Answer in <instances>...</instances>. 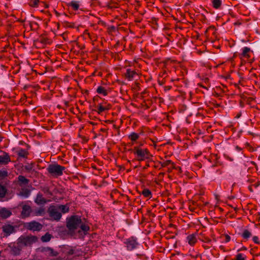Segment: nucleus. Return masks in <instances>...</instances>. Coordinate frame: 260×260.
I'll list each match as a JSON object with an SVG mask.
<instances>
[{"label": "nucleus", "mask_w": 260, "mask_h": 260, "mask_svg": "<svg viewBox=\"0 0 260 260\" xmlns=\"http://www.w3.org/2000/svg\"><path fill=\"white\" fill-rule=\"evenodd\" d=\"M67 226L70 233L74 232L76 230L80 229L79 233L83 232L85 235L89 230V227L83 223L81 217L78 215H73L67 219Z\"/></svg>", "instance_id": "1"}, {"label": "nucleus", "mask_w": 260, "mask_h": 260, "mask_svg": "<svg viewBox=\"0 0 260 260\" xmlns=\"http://www.w3.org/2000/svg\"><path fill=\"white\" fill-rule=\"evenodd\" d=\"M65 169L64 167L56 163L50 164L47 168L50 176L56 178L61 176L65 171Z\"/></svg>", "instance_id": "2"}, {"label": "nucleus", "mask_w": 260, "mask_h": 260, "mask_svg": "<svg viewBox=\"0 0 260 260\" xmlns=\"http://www.w3.org/2000/svg\"><path fill=\"white\" fill-rule=\"evenodd\" d=\"M38 238L36 236H21L18 239V242L20 246L22 247L24 246H30L33 243L37 241Z\"/></svg>", "instance_id": "3"}, {"label": "nucleus", "mask_w": 260, "mask_h": 260, "mask_svg": "<svg viewBox=\"0 0 260 260\" xmlns=\"http://www.w3.org/2000/svg\"><path fill=\"white\" fill-rule=\"evenodd\" d=\"M134 153L136 155L139 161H143L149 158V152L146 149H141L138 147H135Z\"/></svg>", "instance_id": "4"}, {"label": "nucleus", "mask_w": 260, "mask_h": 260, "mask_svg": "<svg viewBox=\"0 0 260 260\" xmlns=\"http://www.w3.org/2000/svg\"><path fill=\"white\" fill-rule=\"evenodd\" d=\"M127 250H133L137 248L139 243L137 239L134 237L126 239L124 242Z\"/></svg>", "instance_id": "5"}, {"label": "nucleus", "mask_w": 260, "mask_h": 260, "mask_svg": "<svg viewBox=\"0 0 260 260\" xmlns=\"http://www.w3.org/2000/svg\"><path fill=\"white\" fill-rule=\"evenodd\" d=\"M48 212L49 216L54 220H59L61 217V213L57 206H51L48 209Z\"/></svg>", "instance_id": "6"}, {"label": "nucleus", "mask_w": 260, "mask_h": 260, "mask_svg": "<svg viewBox=\"0 0 260 260\" xmlns=\"http://www.w3.org/2000/svg\"><path fill=\"white\" fill-rule=\"evenodd\" d=\"M27 228L33 231H39L42 229V225L40 223L34 221L27 223Z\"/></svg>", "instance_id": "7"}, {"label": "nucleus", "mask_w": 260, "mask_h": 260, "mask_svg": "<svg viewBox=\"0 0 260 260\" xmlns=\"http://www.w3.org/2000/svg\"><path fill=\"white\" fill-rule=\"evenodd\" d=\"M2 231L5 236L7 237L11 234L15 233L14 227L10 224H6L3 226Z\"/></svg>", "instance_id": "8"}, {"label": "nucleus", "mask_w": 260, "mask_h": 260, "mask_svg": "<svg viewBox=\"0 0 260 260\" xmlns=\"http://www.w3.org/2000/svg\"><path fill=\"white\" fill-rule=\"evenodd\" d=\"M32 212L31 208L28 205H24L22 207L21 216L22 218L28 217Z\"/></svg>", "instance_id": "9"}, {"label": "nucleus", "mask_w": 260, "mask_h": 260, "mask_svg": "<svg viewBox=\"0 0 260 260\" xmlns=\"http://www.w3.org/2000/svg\"><path fill=\"white\" fill-rule=\"evenodd\" d=\"M11 161L8 153L4 152L3 155H0V165H6Z\"/></svg>", "instance_id": "10"}, {"label": "nucleus", "mask_w": 260, "mask_h": 260, "mask_svg": "<svg viewBox=\"0 0 260 260\" xmlns=\"http://www.w3.org/2000/svg\"><path fill=\"white\" fill-rule=\"evenodd\" d=\"M197 241V238L196 234L189 235L186 237V242L191 246L194 245Z\"/></svg>", "instance_id": "11"}, {"label": "nucleus", "mask_w": 260, "mask_h": 260, "mask_svg": "<svg viewBox=\"0 0 260 260\" xmlns=\"http://www.w3.org/2000/svg\"><path fill=\"white\" fill-rule=\"evenodd\" d=\"M251 52V50L247 47H244L242 49V53L240 54V58H248L250 57L249 53Z\"/></svg>", "instance_id": "12"}, {"label": "nucleus", "mask_w": 260, "mask_h": 260, "mask_svg": "<svg viewBox=\"0 0 260 260\" xmlns=\"http://www.w3.org/2000/svg\"><path fill=\"white\" fill-rule=\"evenodd\" d=\"M136 75L137 73L135 71L129 69L126 70L125 77L128 80H132Z\"/></svg>", "instance_id": "13"}, {"label": "nucleus", "mask_w": 260, "mask_h": 260, "mask_svg": "<svg viewBox=\"0 0 260 260\" xmlns=\"http://www.w3.org/2000/svg\"><path fill=\"white\" fill-rule=\"evenodd\" d=\"M11 212L6 208H2L0 210V217L3 218H7L11 215Z\"/></svg>", "instance_id": "14"}, {"label": "nucleus", "mask_w": 260, "mask_h": 260, "mask_svg": "<svg viewBox=\"0 0 260 260\" xmlns=\"http://www.w3.org/2000/svg\"><path fill=\"white\" fill-rule=\"evenodd\" d=\"M46 200L44 199L42 195L38 194L37 198L35 200V202L38 205H43L46 203Z\"/></svg>", "instance_id": "15"}, {"label": "nucleus", "mask_w": 260, "mask_h": 260, "mask_svg": "<svg viewBox=\"0 0 260 260\" xmlns=\"http://www.w3.org/2000/svg\"><path fill=\"white\" fill-rule=\"evenodd\" d=\"M23 247L22 246H20L19 245L18 242H17V245L13 247L12 249V251L13 253L15 255H18L20 253V251L21 250Z\"/></svg>", "instance_id": "16"}, {"label": "nucleus", "mask_w": 260, "mask_h": 260, "mask_svg": "<svg viewBox=\"0 0 260 260\" xmlns=\"http://www.w3.org/2000/svg\"><path fill=\"white\" fill-rule=\"evenodd\" d=\"M69 5L74 10H77L80 6L79 2L72 1L69 4Z\"/></svg>", "instance_id": "17"}, {"label": "nucleus", "mask_w": 260, "mask_h": 260, "mask_svg": "<svg viewBox=\"0 0 260 260\" xmlns=\"http://www.w3.org/2000/svg\"><path fill=\"white\" fill-rule=\"evenodd\" d=\"M96 92L99 94H102L104 96H106L108 94L107 90L102 86H99L96 89Z\"/></svg>", "instance_id": "18"}, {"label": "nucleus", "mask_w": 260, "mask_h": 260, "mask_svg": "<svg viewBox=\"0 0 260 260\" xmlns=\"http://www.w3.org/2000/svg\"><path fill=\"white\" fill-rule=\"evenodd\" d=\"M241 236L245 240H247L252 236V234L248 230H244Z\"/></svg>", "instance_id": "19"}, {"label": "nucleus", "mask_w": 260, "mask_h": 260, "mask_svg": "<svg viewBox=\"0 0 260 260\" xmlns=\"http://www.w3.org/2000/svg\"><path fill=\"white\" fill-rule=\"evenodd\" d=\"M44 251L48 252V253L51 256H56L57 255V252L54 251V250L50 247H46L44 248Z\"/></svg>", "instance_id": "20"}, {"label": "nucleus", "mask_w": 260, "mask_h": 260, "mask_svg": "<svg viewBox=\"0 0 260 260\" xmlns=\"http://www.w3.org/2000/svg\"><path fill=\"white\" fill-rule=\"evenodd\" d=\"M17 154L19 155V156L21 157H26L28 155V152L23 149H20L17 151Z\"/></svg>", "instance_id": "21"}, {"label": "nucleus", "mask_w": 260, "mask_h": 260, "mask_svg": "<svg viewBox=\"0 0 260 260\" xmlns=\"http://www.w3.org/2000/svg\"><path fill=\"white\" fill-rule=\"evenodd\" d=\"M51 237L52 236L47 233L44 236H42L41 240L43 242H47L51 240Z\"/></svg>", "instance_id": "22"}, {"label": "nucleus", "mask_w": 260, "mask_h": 260, "mask_svg": "<svg viewBox=\"0 0 260 260\" xmlns=\"http://www.w3.org/2000/svg\"><path fill=\"white\" fill-rule=\"evenodd\" d=\"M30 194V191L27 189H22L19 195L24 198H27Z\"/></svg>", "instance_id": "23"}, {"label": "nucleus", "mask_w": 260, "mask_h": 260, "mask_svg": "<svg viewBox=\"0 0 260 260\" xmlns=\"http://www.w3.org/2000/svg\"><path fill=\"white\" fill-rule=\"evenodd\" d=\"M57 207L59 209L60 212L61 211L63 213H67L69 210V207L66 205H58Z\"/></svg>", "instance_id": "24"}, {"label": "nucleus", "mask_w": 260, "mask_h": 260, "mask_svg": "<svg viewBox=\"0 0 260 260\" xmlns=\"http://www.w3.org/2000/svg\"><path fill=\"white\" fill-rule=\"evenodd\" d=\"M45 213V209L43 208H40V209L37 210L35 213L34 214V215L35 216H41L44 215Z\"/></svg>", "instance_id": "25"}, {"label": "nucleus", "mask_w": 260, "mask_h": 260, "mask_svg": "<svg viewBox=\"0 0 260 260\" xmlns=\"http://www.w3.org/2000/svg\"><path fill=\"white\" fill-rule=\"evenodd\" d=\"M142 194L145 197L147 198H151V192L148 189H144L142 191Z\"/></svg>", "instance_id": "26"}, {"label": "nucleus", "mask_w": 260, "mask_h": 260, "mask_svg": "<svg viewBox=\"0 0 260 260\" xmlns=\"http://www.w3.org/2000/svg\"><path fill=\"white\" fill-rule=\"evenodd\" d=\"M213 6L215 9H218L221 5V0H213L212 2Z\"/></svg>", "instance_id": "27"}, {"label": "nucleus", "mask_w": 260, "mask_h": 260, "mask_svg": "<svg viewBox=\"0 0 260 260\" xmlns=\"http://www.w3.org/2000/svg\"><path fill=\"white\" fill-rule=\"evenodd\" d=\"M246 256L244 254L239 253L236 255V258L235 260H246Z\"/></svg>", "instance_id": "28"}, {"label": "nucleus", "mask_w": 260, "mask_h": 260, "mask_svg": "<svg viewBox=\"0 0 260 260\" xmlns=\"http://www.w3.org/2000/svg\"><path fill=\"white\" fill-rule=\"evenodd\" d=\"M7 192L6 188L0 184V198H3Z\"/></svg>", "instance_id": "29"}, {"label": "nucleus", "mask_w": 260, "mask_h": 260, "mask_svg": "<svg viewBox=\"0 0 260 260\" xmlns=\"http://www.w3.org/2000/svg\"><path fill=\"white\" fill-rule=\"evenodd\" d=\"M139 135L135 133H133L129 135V138L131 139V140L134 141L137 140L139 138Z\"/></svg>", "instance_id": "30"}, {"label": "nucleus", "mask_w": 260, "mask_h": 260, "mask_svg": "<svg viewBox=\"0 0 260 260\" xmlns=\"http://www.w3.org/2000/svg\"><path fill=\"white\" fill-rule=\"evenodd\" d=\"M34 164H27L24 166V168L28 171H31L34 169Z\"/></svg>", "instance_id": "31"}, {"label": "nucleus", "mask_w": 260, "mask_h": 260, "mask_svg": "<svg viewBox=\"0 0 260 260\" xmlns=\"http://www.w3.org/2000/svg\"><path fill=\"white\" fill-rule=\"evenodd\" d=\"M29 180H18L17 181V183L22 185V184H26L28 183Z\"/></svg>", "instance_id": "32"}, {"label": "nucleus", "mask_w": 260, "mask_h": 260, "mask_svg": "<svg viewBox=\"0 0 260 260\" xmlns=\"http://www.w3.org/2000/svg\"><path fill=\"white\" fill-rule=\"evenodd\" d=\"M39 3L38 0H30L29 4L32 7H36Z\"/></svg>", "instance_id": "33"}, {"label": "nucleus", "mask_w": 260, "mask_h": 260, "mask_svg": "<svg viewBox=\"0 0 260 260\" xmlns=\"http://www.w3.org/2000/svg\"><path fill=\"white\" fill-rule=\"evenodd\" d=\"M107 109V108L106 107H104L100 105L98 107V112L101 113V112L106 110Z\"/></svg>", "instance_id": "34"}, {"label": "nucleus", "mask_w": 260, "mask_h": 260, "mask_svg": "<svg viewBox=\"0 0 260 260\" xmlns=\"http://www.w3.org/2000/svg\"><path fill=\"white\" fill-rule=\"evenodd\" d=\"M8 173L5 170H0V177H6L7 176Z\"/></svg>", "instance_id": "35"}, {"label": "nucleus", "mask_w": 260, "mask_h": 260, "mask_svg": "<svg viewBox=\"0 0 260 260\" xmlns=\"http://www.w3.org/2000/svg\"><path fill=\"white\" fill-rule=\"evenodd\" d=\"M252 240L255 243H256V244L259 243V241L258 240V238L257 236H254L252 238Z\"/></svg>", "instance_id": "36"}, {"label": "nucleus", "mask_w": 260, "mask_h": 260, "mask_svg": "<svg viewBox=\"0 0 260 260\" xmlns=\"http://www.w3.org/2000/svg\"><path fill=\"white\" fill-rule=\"evenodd\" d=\"M230 240H231L230 236L228 235H226L225 236V239H224L225 242H228L230 241Z\"/></svg>", "instance_id": "37"}, {"label": "nucleus", "mask_w": 260, "mask_h": 260, "mask_svg": "<svg viewBox=\"0 0 260 260\" xmlns=\"http://www.w3.org/2000/svg\"><path fill=\"white\" fill-rule=\"evenodd\" d=\"M255 187H257L260 185V182H257L256 184L253 185Z\"/></svg>", "instance_id": "38"}, {"label": "nucleus", "mask_w": 260, "mask_h": 260, "mask_svg": "<svg viewBox=\"0 0 260 260\" xmlns=\"http://www.w3.org/2000/svg\"><path fill=\"white\" fill-rule=\"evenodd\" d=\"M248 189H249V190L251 192H253V189H252V186H248Z\"/></svg>", "instance_id": "39"}, {"label": "nucleus", "mask_w": 260, "mask_h": 260, "mask_svg": "<svg viewBox=\"0 0 260 260\" xmlns=\"http://www.w3.org/2000/svg\"><path fill=\"white\" fill-rule=\"evenodd\" d=\"M235 148H236V149L238 151H240L241 150V148H240V147H238V146H236V147H235Z\"/></svg>", "instance_id": "40"}, {"label": "nucleus", "mask_w": 260, "mask_h": 260, "mask_svg": "<svg viewBox=\"0 0 260 260\" xmlns=\"http://www.w3.org/2000/svg\"><path fill=\"white\" fill-rule=\"evenodd\" d=\"M18 179H25V178L22 176H19L18 178Z\"/></svg>", "instance_id": "41"}, {"label": "nucleus", "mask_w": 260, "mask_h": 260, "mask_svg": "<svg viewBox=\"0 0 260 260\" xmlns=\"http://www.w3.org/2000/svg\"><path fill=\"white\" fill-rule=\"evenodd\" d=\"M2 140H3V137L0 136V142L2 141Z\"/></svg>", "instance_id": "42"}, {"label": "nucleus", "mask_w": 260, "mask_h": 260, "mask_svg": "<svg viewBox=\"0 0 260 260\" xmlns=\"http://www.w3.org/2000/svg\"><path fill=\"white\" fill-rule=\"evenodd\" d=\"M242 249H244V250H246L247 249L245 247H243Z\"/></svg>", "instance_id": "43"}, {"label": "nucleus", "mask_w": 260, "mask_h": 260, "mask_svg": "<svg viewBox=\"0 0 260 260\" xmlns=\"http://www.w3.org/2000/svg\"><path fill=\"white\" fill-rule=\"evenodd\" d=\"M241 249H242L238 250V251H240Z\"/></svg>", "instance_id": "44"}]
</instances>
